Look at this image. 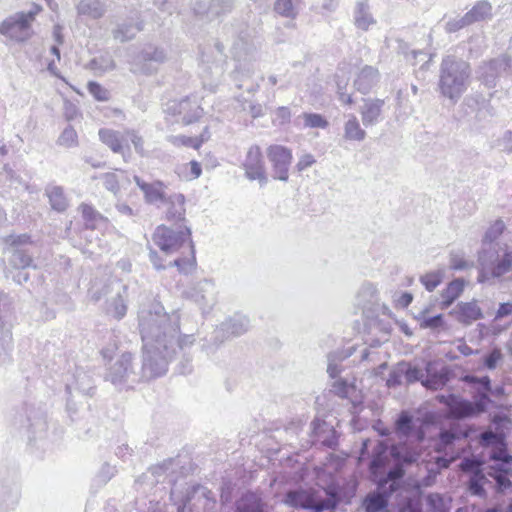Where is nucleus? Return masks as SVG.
<instances>
[{
	"instance_id": "27",
	"label": "nucleus",
	"mask_w": 512,
	"mask_h": 512,
	"mask_svg": "<svg viewBox=\"0 0 512 512\" xmlns=\"http://www.w3.org/2000/svg\"><path fill=\"white\" fill-rule=\"evenodd\" d=\"M250 327V320L242 314H235L221 325V329L230 335L239 336L245 333Z\"/></svg>"
},
{
	"instance_id": "38",
	"label": "nucleus",
	"mask_w": 512,
	"mask_h": 512,
	"mask_svg": "<svg viewBox=\"0 0 512 512\" xmlns=\"http://www.w3.org/2000/svg\"><path fill=\"white\" fill-rule=\"evenodd\" d=\"M465 286L463 279H455L451 281L447 288L442 292V304L445 307L451 305L462 293Z\"/></svg>"
},
{
	"instance_id": "31",
	"label": "nucleus",
	"mask_w": 512,
	"mask_h": 512,
	"mask_svg": "<svg viewBox=\"0 0 512 512\" xmlns=\"http://www.w3.org/2000/svg\"><path fill=\"white\" fill-rule=\"evenodd\" d=\"M470 24L485 21L492 17V6L486 0L478 1L467 13Z\"/></svg>"
},
{
	"instance_id": "19",
	"label": "nucleus",
	"mask_w": 512,
	"mask_h": 512,
	"mask_svg": "<svg viewBox=\"0 0 512 512\" xmlns=\"http://www.w3.org/2000/svg\"><path fill=\"white\" fill-rule=\"evenodd\" d=\"M511 67L510 58L502 56L483 64L479 68V77L486 86L493 87L496 84V79L501 75V73L511 69Z\"/></svg>"
},
{
	"instance_id": "10",
	"label": "nucleus",
	"mask_w": 512,
	"mask_h": 512,
	"mask_svg": "<svg viewBox=\"0 0 512 512\" xmlns=\"http://www.w3.org/2000/svg\"><path fill=\"white\" fill-rule=\"evenodd\" d=\"M36 15L37 11H28L9 16L0 23V34L17 42L28 40L33 34L32 23Z\"/></svg>"
},
{
	"instance_id": "57",
	"label": "nucleus",
	"mask_w": 512,
	"mask_h": 512,
	"mask_svg": "<svg viewBox=\"0 0 512 512\" xmlns=\"http://www.w3.org/2000/svg\"><path fill=\"white\" fill-rule=\"evenodd\" d=\"M404 379V372L402 368V362L398 363L389 373L387 378V386L395 387L402 383Z\"/></svg>"
},
{
	"instance_id": "11",
	"label": "nucleus",
	"mask_w": 512,
	"mask_h": 512,
	"mask_svg": "<svg viewBox=\"0 0 512 512\" xmlns=\"http://www.w3.org/2000/svg\"><path fill=\"white\" fill-rule=\"evenodd\" d=\"M13 317V300L8 294L0 291V364L9 358V351L12 348Z\"/></svg>"
},
{
	"instance_id": "59",
	"label": "nucleus",
	"mask_w": 512,
	"mask_h": 512,
	"mask_svg": "<svg viewBox=\"0 0 512 512\" xmlns=\"http://www.w3.org/2000/svg\"><path fill=\"white\" fill-rule=\"evenodd\" d=\"M471 25L469 19H467L466 14L460 17H455L447 21L445 29L447 32L452 33L456 32L466 26Z\"/></svg>"
},
{
	"instance_id": "49",
	"label": "nucleus",
	"mask_w": 512,
	"mask_h": 512,
	"mask_svg": "<svg viewBox=\"0 0 512 512\" xmlns=\"http://www.w3.org/2000/svg\"><path fill=\"white\" fill-rule=\"evenodd\" d=\"M57 143L67 148L77 146L78 136L75 129L72 126L66 127L60 134Z\"/></svg>"
},
{
	"instance_id": "35",
	"label": "nucleus",
	"mask_w": 512,
	"mask_h": 512,
	"mask_svg": "<svg viewBox=\"0 0 512 512\" xmlns=\"http://www.w3.org/2000/svg\"><path fill=\"white\" fill-rule=\"evenodd\" d=\"M235 512H264L262 502L259 497L253 493H247L237 502Z\"/></svg>"
},
{
	"instance_id": "7",
	"label": "nucleus",
	"mask_w": 512,
	"mask_h": 512,
	"mask_svg": "<svg viewBox=\"0 0 512 512\" xmlns=\"http://www.w3.org/2000/svg\"><path fill=\"white\" fill-rule=\"evenodd\" d=\"M468 437V432L459 425H452L449 429L441 430L435 443V451L439 454L434 458L437 470L430 469L431 478H435L440 470L448 468L455 461L462 451L460 442Z\"/></svg>"
},
{
	"instance_id": "6",
	"label": "nucleus",
	"mask_w": 512,
	"mask_h": 512,
	"mask_svg": "<svg viewBox=\"0 0 512 512\" xmlns=\"http://www.w3.org/2000/svg\"><path fill=\"white\" fill-rule=\"evenodd\" d=\"M339 495L334 487L308 488L288 491L284 503L293 508H302L311 512H323L336 507Z\"/></svg>"
},
{
	"instance_id": "36",
	"label": "nucleus",
	"mask_w": 512,
	"mask_h": 512,
	"mask_svg": "<svg viewBox=\"0 0 512 512\" xmlns=\"http://www.w3.org/2000/svg\"><path fill=\"white\" fill-rule=\"evenodd\" d=\"M46 195L49 198L50 205L54 210L58 212H63L66 210L68 202L61 187H48L46 189Z\"/></svg>"
},
{
	"instance_id": "62",
	"label": "nucleus",
	"mask_w": 512,
	"mask_h": 512,
	"mask_svg": "<svg viewBox=\"0 0 512 512\" xmlns=\"http://www.w3.org/2000/svg\"><path fill=\"white\" fill-rule=\"evenodd\" d=\"M377 293L376 287L371 283L362 285L358 292V297L362 298L360 302H371Z\"/></svg>"
},
{
	"instance_id": "42",
	"label": "nucleus",
	"mask_w": 512,
	"mask_h": 512,
	"mask_svg": "<svg viewBox=\"0 0 512 512\" xmlns=\"http://www.w3.org/2000/svg\"><path fill=\"white\" fill-rule=\"evenodd\" d=\"M275 12L285 18L294 19L298 15V9L292 0H275Z\"/></svg>"
},
{
	"instance_id": "43",
	"label": "nucleus",
	"mask_w": 512,
	"mask_h": 512,
	"mask_svg": "<svg viewBox=\"0 0 512 512\" xmlns=\"http://www.w3.org/2000/svg\"><path fill=\"white\" fill-rule=\"evenodd\" d=\"M331 391L341 398L352 399L353 395L356 393V387L346 380L338 379L332 384Z\"/></svg>"
},
{
	"instance_id": "55",
	"label": "nucleus",
	"mask_w": 512,
	"mask_h": 512,
	"mask_svg": "<svg viewBox=\"0 0 512 512\" xmlns=\"http://www.w3.org/2000/svg\"><path fill=\"white\" fill-rule=\"evenodd\" d=\"M480 443L483 446H497L504 441V437L498 433L493 432L492 430H486L480 434Z\"/></svg>"
},
{
	"instance_id": "40",
	"label": "nucleus",
	"mask_w": 512,
	"mask_h": 512,
	"mask_svg": "<svg viewBox=\"0 0 512 512\" xmlns=\"http://www.w3.org/2000/svg\"><path fill=\"white\" fill-rule=\"evenodd\" d=\"M142 30L141 23L135 24H122L119 25L118 28L114 31L115 39H118L122 42L132 39L137 32Z\"/></svg>"
},
{
	"instance_id": "5",
	"label": "nucleus",
	"mask_w": 512,
	"mask_h": 512,
	"mask_svg": "<svg viewBox=\"0 0 512 512\" xmlns=\"http://www.w3.org/2000/svg\"><path fill=\"white\" fill-rule=\"evenodd\" d=\"M471 69L468 62L448 55L440 65L438 87L441 95L452 104L459 101L470 83Z\"/></svg>"
},
{
	"instance_id": "21",
	"label": "nucleus",
	"mask_w": 512,
	"mask_h": 512,
	"mask_svg": "<svg viewBox=\"0 0 512 512\" xmlns=\"http://www.w3.org/2000/svg\"><path fill=\"white\" fill-rule=\"evenodd\" d=\"M134 181L144 195V200L148 204H156L158 202H164L166 195V185L162 181H154L147 183L140 177L134 176Z\"/></svg>"
},
{
	"instance_id": "58",
	"label": "nucleus",
	"mask_w": 512,
	"mask_h": 512,
	"mask_svg": "<svg viewBox=\"0 0 512 512\" xmlns=\"http://www.w3.org/2000/svg\"><path fill=\"white\" fill-rule=\"evenodd\" d=\"M502 359L503 354L501 350L496 347L484 357L483 364L487 369L494 370Z\"/></svg>"
},
{
	"instance_id": "29",
	"label": "nucleus",
	"mask_w": 512,
	"mask_h": 512,
	"mask_svg": "<svg viewBox=\"0 0 512 512\" xmlns=\"http://www.w3.org/2000/svg\"><path fill=\"white\" fill-rule=\"evenodd\" d=\"M79 15L99 19L105 14V5L100 0H81L76 6Z\"/></svg>"
},
{
	"instance_id": "56",
	"label": "nucleus",
	"mask_w": 512,
	"mask_h": 512,
	"mask_svg": "<svg viewBox=\"0 0 512 512\" xmlns=\"http://www.w3.org/2000/svg\"><path fill=\"white\" fill-rule=\"evenodd\" d=\"M130 139L132 142L135 151L143 156L145 154L144 150V140L142 136L138 134L135 130H125V144H127V140Z\"/></svg>"
},
{
	"instance_id": "51",
	"label": "nucleus",
	"mask_w": 512,
	"mask_h": 512,
	"mask_svg": "<svg viewBox=\"0 0 512 512\" xmlns=\"http://www.w3.org/2000/svg\"><path fill=\"white\" fill-rule=\"evenodd\" d=\"M449 264L451 269L457 271L469 270L474 266V263L465 259L461 253H451Z\"/></svg>"
},
{
	"instance_id": "13",
	"label": "nucleus",
	"mask_w": 512,
	"mask_h": 512,
	"mask_svg": "<svg viewBox=\"0 0 512 512\" xmlns=\"http://www.w3.org/2000/svg\"><path fill=\"white\" fill-rule=\"evenodd\" d=\"M233 57L237 61L236 74L250 77L254 73L253 62L256 60L257 48L250 38L239 37L232 47Z\"/></svg>"
},
{
	"instance_id": "14",
	"label": "nucleus",
	"mask_w": 512,
	"mask_h": 512,
	"mask_svg": "<svg viewBox=\"0 0 512 512\" xmlns=\"http://www.w3.org/2000/svg\"><path fill=\"white\" fill-rule=\"evenodd\" d=\"M266 154L272 165L273 178L287 182L289 179V167L293 159L291 149L274 144L267 148Z\"/></svg>"
},
{
	"instance_id": "32",
	"label": "nucleus",
	"mask_w": 512,
	"mask_h": 512,
	"mask_svg": "<svg viewBox=\"0 0 512 512\" xmlns=\"http://www.w3.org/2000/svg\"><path fill=\"white\" fill-rule=\"evenodd\" d=\"M89 68L98 76L110 72L116 68V63L109 53H103L94 57L89 62Z\"/></svg>"
},
{
	"instance_id": "16",
	"label": "nucleus",
	"mask_w": 512,
	"mask_h": 512,
	"mask_svg": "<svg viewBox=\"0 0 512 512\" xmlns=\"http://www.w3.org/2000/svg\"><path fill=\"white\" fill-rule=\"evenodd\" d=\"M242 166L246 178L250 181L257 180L260 186H264L268 182L264 160L259 146L253 145L248 149Z\"/></svg>"
},
{
	"instance_id": "30",
	"label": "nucleus",
	"mask_w": 512,
	"mask_h": 512,
	"mask_svg": "<svg viewBox=\"0 0 512 512\" xmlns=\"http://www.w3.org/2000/svg\"><path fill=\"white\" fill-rule=\"evenodd\" d=\"M354 23L361 30H368L374 24V19L370 13L369 5L366 1H359L356 4L354 12Z\"/></svg>"
},
{
	"instance_id": "9",
	"label": "nucleus",
	"mask_w": 512,
	"mask_h": 512,
	"mask_svg": "<svg viewBox=\"0 0 512 512\" xmlns=\"http://www.w3.org/2000/svg\"><path fill=\"white\" fill-rule=\"evenodd\" d=\"M227 56L221 42L215 40L200 47L199 68L204 81L219 79L226 68Z\"/></svg>"
},
{
	"instance_id": "44",
	"label": "nucleus",
	"mask_w": 512,
	"mask_h": 512,
	"mask_svg": "<svg viewBox=\"0 0 512 512\" xmlns=\"http://www.w3.org/2000/svg\"><path fill=\"white\" fill-rule=\"evenodd\" d=\"M444 269L429 272L420 278L421 283L429 292L433 291L443 280Z\"/></svg>"
},
{
	"instance_id": "2",
	"label": "nucleus",
	"mask_w": 512,
	"mask_h": 512,
	"mask_svg": "<svg viewBox=\"0 0 512 512\" xmlns=\"http://www.w3.org/2000/svg\"><path fill=\"white\" fill-rule=\"evenodd\" d=\"M419 456V451L406 443L389 447L382 441L377 442L369 465L377 491L365 498L366 512H379L387 506L389 496L399 488L403 465L416 462Z\"/></svg>"
},
{
	"instance_id": "50",
	"label": "nucleus",
	"mask_w": 512,
	"mask_h": 512,
	"mask_svg": "<svg viewBox=\"0 0 512 512\" xmlns=\"http://www.w3.org/2000/svg\"><path fill=\"white\" fill-rule=\"evenodd\" d=\"M302 117L304 119L305 127L325 129L329 125L328 121L322 115L317 113H304Z\"/></svg>"
},
{
	"instance_id": "25",
	"label": "nucleus",
	"mask_w": 512,
	"mask_h": 512,
	"mask_svg": "<svg viewBox=\"0 0 512 512\" xmlns=\"http://www.w3.org/2000/svg\"><path fill=\"white\" fill-rule=\"evenodd\" d=\"M378 81V70L373 66L366 65L361 68L357 74V77L354 80V85L359 92L366 94L377 84Z\"/></svg>"
},
{
	"instance_id": "54",
	"label": "nucleus",
	"mask_w": 512,
	"mask_h": 512,
	"mask_svg": "<svg viewBox=\"0 0 512 512\" xmlns=\"http://www.w3.org/2000/svg\"><path fill=\"white\" fill-rule=\"evenodd\" d=\"M104 187L117 196L120 192L119 178L116 173H105L101 176Z\"/></svg>"
},
{
	"instance_id": "3",
	"label": "nucleus",
	"mask_w": 512,
	"mask_h": 512,
	"mask_svg": "<svg viewBox=\"0 0 512 512\" xmlns=\"http://www.w3.org/2000/svg\"><path fill=\"white\" fill-rule=\"evenodd\" d=\"M502 219L495 220L485 231L477 251V282L487 286L512 281V238Z\"/></svg>"
},
{
	"instance_id": "20",
	"label": "nucleus",
	"mask_w": 512,
	"mask_h": 512,
	"mask_svg": "<svg viewBox=\"0 0 512 512\" xmlns=\"http://www.w3.org/2000/svg\"><path fill=\"white\" fill-rule=\"evenodd\" d=\"M437 399L440 403L448 407L449 415L452 418L462 419L476 415V409L473 403L456 395H439Z\"/></svg>"
},
{
	"instance_id": "39",
	"label": "nucleus",
	"mask_w": 512,
	"mask_h": 512,
	"mask_svg": "<svg viewBox=\"0 0 512 512\" xmlns=\"http://www.w3.org/2000/svg\"><path fill=\"white\" fill-rule=\"evenodd\" d=\"M427 373V377L422 380V385L431 390L442 389L449 380L448 374L445 371L430 373L429 369H427Z\"/></svg>"
},
{
	"instance_id": "53",
	"label": "nucleus",
	"mask_w": 512,
	"mask_h": 512,
	"mask_svg": "<svg viewBox=\"0 0 512 512\" xmlns=\"http://www.w3.org/2000/svg\"><path fill=\"white\" fill-rule=\"evenodd\" d=\"M89 93L97 101H108L110 98L109 91L97 82L90 81L87 85Z\"/></svg>"
},
{
	"instance_id": "33",
	"label": "nucleus",
	"mask_w": 512,
	"mask_h": 512,
	"mask_svg": "<svg viewBox=\"0 0 512 512\" xmlns=\"http://www.w3.org/2000/svg\"><path fill=\"white\" fill-rule=\"evenodd\" d=\"M82 217L85 220V226L87 229L94 230L101 225L107 224V218L102 216L92 206L88 204H81L80 208Z\"/></svg>"
},
{
	"instance_id": "46",
	"label": "nucleus",
	"mask_w": 512,
	"mask_h": 512,
	"mask_svg": "<svg viewBox=\"0 0 512 512\" xmlns=\"http://www.w3.org/2000/svg\"><path fill=\"white\" fill-rule=\"evenodd\" d=\"M395 426L398 433L404 436L410 435L414 429L412 416L406 411L401 412Z\"/></svg>"
},
{
	"instance_id": "64",
	"label": "nucleus",
	"mask_w": 512,
	"mask_h": 512,
	"mask_svg": "<svg viewBox=\"0 0 512 512\" xmlns=\"http://www.w3.org/2000/svg\"><path fill=\"white\" fill-rule=\"evenodd\" d=\"M315 163H316L315 157L310 153H305L300 156V158L296 164V168L298 171L301 172V171H304L307 168L311 167Z\"/></svg>"
},
{
	"instance_id": "17",
	"label": "nucleus",
	"mask_w": 512,
	"mask_h": 512,
	"mask_svg": "<svg viewBox=\"0 0 512 512\" xmlns=\"http://www.w3.org/2000/svg\"><path fill=\"white\" fill-rule=\"evenodd\" d=\"M30 242V237L26 234L10 235L5 239L9 246L8 250L12 254L10 264L16 269H26L32 265V258L23 248Z\"/></svg>"
},
{
	"instance_id": "22",
	"label": "nucleus",
	"mask_w": 512,
	"mask_h": 512,
	"mask_svg": "<svg viewBox=\"0 0 512 512\" xmlns=\"http://www.w3.org/2000/svg\"><path fill=\"white\" fill-rule=\"evenodd\" d=\"M383 105L384 101L380 99H367L364 101L359 111L364 126H373L380 121Z\"/></svg>"
},
{
	"instance_id": "60",
	"label": "nucleus",
	"mask_w": 512,
	"mask_h": 512,
	"mask_svg": "<svg viewBox=\"0 0 512 512\" xmlns=\"http://www.w3.org/2000/svg\"><path fill=\"white\" fill-rule=\"evenodd\" d=\"M29 425L28 429L36 436L39 434L41 436L42 433H44L47 429V423L43 416H37L34 418V421L32 422L31 419H28Z\"/></svg>"
},
{
	"instance_id": "1",
	"label": "nucleus",
	"mask_w": 512,
	"mask_h": 512,
	"mask_svg": "<svg viewBox=\"0 0 512 512\" xmlns=\"http://www.w3.org/2000/svg\"><path fill=\"white\" fill-rule=\"evenodd\" d=\"M138 318L144 343V374L162 376L177 351L193 345L195 338L192 334L179 335V316L165 313L160 304L141 309Z\"/></svg>"
},
{
	"instance_id": "26",
	"label": "nucleus",
	"mask_w": 512,
	"mask_h": 512,
	"mask_svg": "<svg viewBox=\"0 0 512 512\" xmlns=\"http://www.w3.org/2000/svg\"><path fill=\"white\" fill-rule=\"evenodd\" d=\"M345 118L346 120L343 124V139L349 142L364 141L367 134L366 131L361 127L356 115L348 114L345 116Z\"/></svg>"
},
{
	"instance_id": "37",
	"label": "nucleus",
	"mask_w": 512,
	"mask_h": 512,
	"mask_svg": "<svg viewBox=\"0 0 512 512\" xmlns=\"http://www.w3.org/2000/svg\"><path fill=\"white\" fill-rule=\"evenodd\" d=\"M7 153L8 149L6 145H1L0 157L6 156ZM0 182L8 183L9 186L17 188L19 185L22 184V179L7 164H4L2 167V171L0 172Z\"/></svg>"
},
{
	"instance_id": "12",
	"label": "nucleus",
	"mask_w": 512,
	"mask_h": 512,
	"mask_svg": "<svg viewBox=\"0 0 512 512\" xmlns=\"http://www.w3.org/2000/svg\"><path fill=\"white\" fill-rule=\"evenodd\" d=\"M167 114L175 117V122H181L185 125L197 121L203 114V108L200 105V98L192 95L179 101L173 100L166 104Z\"/></svg>"
},
{
	"instance_id": "18",
	"label": "nucleus",
	"mask_w": 512,
	"mask_h": 512,
	"mask_svg": "<svg viewBox=\"0 0 512 512\" xmlns=\"http://www.w3.org/2000/svg\"><path fill=\"white\" fill-rule=\"evenodd\" d=\"M187 298L194 301L202 310L212 307L216 302L215 284L208 279L201 280L185 291Z\"/></svg>"
},
{
	"instance_id": "8",
	"label": "nucleus",
	"mask_w": 512,
	"mask_h": 512,
	"mask_svg": "<svg viewBox=\"0 0 512 512\" xmlns=\"http://www.w3.org/2000/svg\"><path fill=\"white\" fill-rule=\"evenodd\" d=\"M153 377L145 376L144 361L142 368L137 371L133 364L131 353L122 354L107 370L105 379L116 387H132L141 380H149Z\"/></svg>"
},
{
	"instance_id": "24",
	"label": "nucleus",
	"mask_w": 512,
	"mask_h": 512,
	"mask_svg": "<svg viewBox=\"0 0 512 512\" xmlns=\"http://www.w3.org/2000/svg\"><path fill=\"white\" fill-rule=\"evenodd\" d=\"M98 134L100 140L114 153L125 154V148L128 149V145L125 144V131L120 132L103 128L99 130Z\"/></svg>"
},
{
	"instance_id": "28",
	"label": "nucleus",
	"mask_w": 512,
	"mask_h": 512,
	"mask_svg": "<svg viewBox=\"0 0 512 512\" xmlns=\"http://www.w3.org/2000/svg\"><path fill=\"white\" fill-rule=\"evenodd\" d=\"M457 319L459 322L470 325L483 317L482 311L476 302L458 304Z\"/></svg>"
},
{
	"instance_id": "63",
	"label": "nucleus",
	"mask_w": 512,
	"mask_h": 512,
	"mask_svg": "<svg viewBox=\"0 0 512 512\" xmlns=\"http://www.w3.org/2000/svg\"><path fill=\"white\" fill-rule=\"evenodd\" d=\"M490 402V399L488 397V392H477V395L475 396V402L473 405L475 406V413L479 414L486 410L488 403Z\"/></svg>"
},
{
	"instance_id": "4",
	"label": "nucleus",
	"mask_w": 512,
	"mask_h": 512,
	"mask_svg": "<svg viewBox=\"0 0 512 512\" xmlns=\"http://www.w3.org/2000/svg\"><path fill=\"white\" fill-rule=\"evenodd\" d=\"M153 242L166 255L188 253L190 258H176L168 266H176L181 273H190L195 266L194 246L190 229L179 225L176 229L160 225L153 233Z\"/></svg>"
},
{
	"instance_id": "23",
	"label": "nucleus",
	"mask_w": 512,
	"mask_h": 512,
	"mask_svg": "<svg viewBox=\"0 0 512 512\" xmlns=\"http://www.w3.org/2000/svg\"><path fill=\"white\" fill-rule=\"evenodd\" d=\"M167 205L166 218L179 223L185 220V197L182 194H172L163 202Z\"/></svg>"
},
{
	"instance_id": "47",
	"label": "nucleus",
	"mask_w": 512,
	"mask_h": 512,
	"mask_svg": "<svg viewBox=\"0 0 512 512\" xmlns=\"http://www.w3.org/2000/svg\"><path fill=\"white\" fill-rule=\"evenodd\" d=\"M126 312L127 306L125 300L120 294H118L117 297H115L109 304L108 313L114 318L120 320L126 315Z\"/></svg>"
},
{
	"instance_id": "61",
	"label": "nucleus",
	"mask_w": 512,
	"mask_h": 512,
	"mask_svg": "<svg viewBox=\"0 0 512 512\" xmlns=\"http://www.w3.org/2000/svg\"><path fill=\"white\" fill-rule=\"evenodd\" d=\"M351 355V352L346 353L345 355L339 357L338 359L335 358L334 355L328 356V366H327V372L331 378H335L339 375L340 369L338 367V361L343 360L344 358H347Z\"/></svg>"
},
{
	"instance_id": "41",
	"label": "nucleus",
	"mask_w": 512,
	"mask_h": 512,
	"mask_svg": "<svg viewBox=\"0 0 512 512\" xmlns=\"http://www.w3.org/2000/svg\"><path fill=\"white\" fill-rule=\"evenodd\" d=\"M167 140L174 146H186L193 147L194 149H199L200 146L205 142V138H194L187 137L184 135H170L167 137Z\"/></svg>"
},
{
	"instance_id": "15",
	"label": "nucleus",
	"mask_w": 512,
	"mask_h": 512,
	"mask_svg": "<svg viewBox=\"0 0 512 512\" xmlns=\"http://www.w3.org/2000/svg\"><path fill=\"white\" fill-rule=\"evenodd\" d=\"M166 60L163 49L147 46L132 61L131 72L150 75L156 72L158 65Z\"/></svg>"
},
{
	"instance_id": "52",
	"label": "nucleus",
	"mask_w": 512,
	"mask_h": 512,
	"mask_svg": "<svg viewBox=\"0 0 512 512\" xmlns=\"http://www.w3.org/2000/svg\"><path fill=\"white\" fill-rule=\"evenodd\" d=\"M486 481V478L483 474L480 472L474 473L469 481V490L471 494L482 496L484 494V488L483 485Z\"/></svg>"
},
{
	"instance_id": "45",
	"label": "nucleus",
	"mask_w": 512,
	"mask_h": 512,
	"mask_svg": "<svg viewBox=\"0 0 512 512\" xmlns=\"http://www.w3.org/2000/svg\"><path fill=\"white\" fill-rule=\"evenodd\" d=\"M232 0H210L207 11L205 12L208 16H219L232 9Z\"/></svg>"
},
{
	"instance_id": "34",
	"label": "nucleus",
	"mask_w": 512,
	"mask_h": 512,
	"mask_svg": "<svg viewBox=\"0 0 512 512\" xmlns=\"http://www.w3.org/2000/svg\"><path fill=\"white\" fill-rule=\"evenodd\" d=\"M490 459L498 462L495 466L501 473H507L506 465L512 463V455L507 452L505 441L492 448Z\"/></svg>"
},
{
	"instance_id": "48",
	"label": "nucleus",
	"mask_w": 512,
	"mask_h": 512,
	"mask_svg": "<svg viewBox=\"0 0 512 512\" xmlns=\"http://www.w3.org/2000/svg\"><path fill=\"white\" fill-rule=\"evenodd\" d=\"M402 368L404 372V380L408 384L414 383L416 381L422 382V380H424V374L420 368L407 362H402Z\"/></svg>"
}]
</instances>
